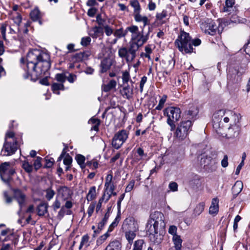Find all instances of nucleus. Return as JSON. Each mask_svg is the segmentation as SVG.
Masks as SVG:
<instances>
[{
    "label": "nucleus",
    "mask_w": 250,
    "mask_h": 250,
    "mask_svg": "<svg viewBox=\"0 0 250 250\" xmlns=\"http://www.w3.org/2000/svg\"><path fill=\"white\" fill-rule=\"evenodd\" d=\"M150 28L148 27L147 32L140 31L139 27L135 25L127 26L124 30L123 27L116 29L114 35L118 39L125 37L128 32L131 33V39L129 42V47H122L118 50L119 56L125 59L127 63L133 61L136 57V53L139 48L142 46L149 39Z\"/></svg>",
    "instance_id": "nucleus-1"
},
{
    "label": "nucleus",
    "mask_w": 250,
    "mask_h": 250,
    "mask_svg": "<svg viewBox=\"0 0 250 250\" xmlns=\"http://www.w3.org/2000/svg\"><path fill=\"white\" fill-rule=\"evenodd\" d=\"M20 62L25 71L24 79L42 77L45 74L51 66L49 53L36 49L29 51L26 64L23 58L21 59Z\"/></svg>",
    "instance_id": "nucleus-2"
},
{
    "label": "nucleus",
    "mask_w": 250,
    "mask_h": 250,
    "mask_svg": "<svg viewBox=\"0 0 250 250\" xmlns=\"http://www.w3.org/2000/svg\"><path fill=\"white\" fill-rule=\"evenodd\" d=\"M176 46L183 53H191L193 51L191 46V37L188 33L181 31L175 41Z\"/></svg>",
    "instance_id": "nucleus-3"
},
{
    "label": "nucleus",
    "mask_w": 250,
    "mask_h": 250,
    "mask_svg": "<svg viewBox=\"0 0 250 250\" xmlns=\"http://www.w3.org/2000/svg\"><path fill=\"white\" fill-rule=\"evenodd\" d=\"M227 81L229 84L237 83L241 81L245 69L239 64L230 65L227 69Z\"/></svg>",
    "instance_id": "nucleus-4"
},
{
    "label": "nucleus",
    "mask_w": 250,
    "mask_h": 250,
    "mask_svg": "<svg viewBox=\"0 0 250 250\" xmlns=\"http://www.w3.org/2000/svg\"><path fill=\"white\" fill-rule=\"evenodd\" d=\"M124 228L126 227L127 230L125 232V237L128 241V244L126 246V250H130L133 240L136 237V231L137 229L136 224L133 219H126L124 223Z\"/></svg>",
    "instance_id": "nucleus-5"
},
{
    "label": "nucleus",
    "mask_w": 250,
    "mask_h": 250,
    "mask_svg": "<svg viewBox=\"0 0 250 250\" xmlns=\"http://www.w3.org/2000/svg\"><path fill=\"white\" fill-rule=\"evenodd\" d=\"M200 164L207 172L215 171L218 168L216 154L214 153L210 155H202L200 159Z\"/></svg>",
    "instance_id": "nucleus-6"
},
{
    "label": "nucleus",
    "mask_w": 250,
    "mask_h": 250,
    "mask_svg": "<svg viewBox=\"0 0 250 250\" xmlns=\"http://www.w3.org/2000/svg\"><path fill=\"white\" fill-rule=\"evenodd\" d=\"M181 110L178 107H168L164 111V114L167 117V123L171 127V130L175 127L174 123L181 117Z\"/></svg>",
    "instance_id": "nucleus-7"
},
{
    "label": "nucleus",
    "mask_w": 250,
    "mask_h": 250,
    "mask_svg": "<svg viewBox=\"0 0 250 250\" xmlns=\"http://www.w3.org/2000/svg\"><path fill=\"white\" fill-rule=\"evenodd\" d=\"M192 125V122L189 120L182 121L176 128L175 136L179 140H184L191 130Z\"/></svg>",
    "instance_id": "nucleus-8"
},
{
    "label": "nucleus",
    "mask_w": 250,
    "mask_h": 250,
    "mask_svg": "<svg viewBox=\"0 0 250 250\" xmlns=\"http://www.w3.org/2000/svg\"><path fill=\"white\" fill-rule=\"evenodd\" d=\"M14 173L15 170L9 162H4L0 165V178L4 183L8 184Z\"/></svg>",
    "instance_id": "nucleus-9"
},
{
    "label": "nucleus",
    "mask_w": 250,
    "mask_h": 250,
    "mask_svg": "<svg viewBox=\"0 0 250 250\" xmlns=\"http://www.w3.org/2000/svg\"><path fill=\"white\" fill-rule=\"evenodd\" d=\"M128 137V132L124 129L121 130L115 134L112 140V146L116 149H119L126 141Z\"/></svg>",
    "instance_id": "nucleus-10"
},
{
    "label": "nucleus",
    "mask_w": 250,
    "mask_h": 250,
    "mask_svg": "<svg viewBox=\"0 0 250 250\" xmlns=\"http://www.w3.org/2000/svg\"><path fill=\"white\" fill-rule=\"evenodd\" d=\"M200 28L206 34L213 36L216 34L218 26L213 21L207 19L201 23Z\"/></svg>",
    "instance_id": "nucleus-11"
},
{
    "label": "nucleus",
    "mask_w": 250,
    "mask_h": 250,
    "mask_svg": "<svg viewBox=\"0 0 250 250\" xmlns=\"http://www.w3.org/2000/svg\"><path fill=\"white\" fill-rule=\"evenodd\" d=\"M19 145L17 140H13V142L6 140L1 152L3 153L4 156H10L15 153Z\"/></svg>",
    "instance_id": "nucleus-12"
},
{
    "label": "nucleus",
    "mask_w": 250,
    "mask_h": 250,
    "mask_svg": "<svg viewBox=\"0 0 250 250\" xmlns=\"http://www.w3.org/2000/svg\"><path fill=\"white\" fill-rule=\"evenodd\" d=\"M164 217L163 213L159 211H154L150 214L148 222L151 223L159 225L164 227L165 225L164 220Z\"/></svg>",
    "instance_id": "nucleus-13"
},
{
    "label": "nucleus",
    "mask_w": 250,
    "mask_h": 250,
    "mask_svg": "<svg viewBox=\"0 0 250 250\" xmlns=\"http://www.w3.org/2000/svg\"><path fill=\"white\" fill-rule=\"evenodd\" d=\"M215 116H223V121L227 123L230 120H232L235 118L236 115L235 113L232 111L226 109H220L216 111Z\"/></svg>",
    "instance_id": "nucleus-14"
},
{
    "label": "nucleus",
    "mask_w": 250,
    "mask_h": 250,
    "mask_svg": "<svg viewBox=\"0 0 250 250\" xmlns=\"http://www.w3.org/2000/svg\"><path fill=\"white\" fill-rule=\"evenodd\" d=\"M14 198L18 202L20 208V210H21L22 207L25 204V194L21 190L15 189L14 190Z\"/></svg>",
    "instance_id": "nucleus-15"
},
{
    "label": "nucleus",
    "mask_w": 250,
    "mask_h": 250,
    "mask_svg": "<svg viewBox=\"0 0 250 250\" xmlns=\"http://www.w3.org/2000/svg\"><path fill=\"white\" fill-rule=\"evenodd\" d=\"M133 17L134 18V20L137 22H143V26L141 27V31H143V32L145 33L144 32V28L147 25H149L150 24V20L148 19V18L146 16H143L140 14V12H138L136 14H135L133 15Z\"/></svg>",
    "instance_id": "nucleus-16"
},
{
    "label": "nucleus",
    "mask_w": 250,
    "mask_h": 250,
    "mask_svg": "<svg viewBox=\"0 0 250 250\" xmlns=\"http://www.w3.org/2000/svg\"><path fill=\"white\" fill-rule=\"evenodd\" d=\"M120 92L124 98L130 99L132 98L133 95V86L130 87L128 84L123 87L120 90Z\"/></svg>",
    "instance_id": "nucleus-17"
},
{
    "label": "nucleus",
    "mask_w": 250,
    "mask_h": 250,
    "mask_svg": "<svg viewBox=\"0 0 250 250\" xmlns=\"http://www.w3.org/2000/svg\"><path fill=\"white\" fill-rule=\"evenodd\" d=\"M219 200L217 198H214L211 201V206L209 208V213L211 215H216L219 210Z\"/></svg>",
    "instance_id": "nucleus-18"
},
{
    "label": "nucleus",
    "mask_w": 250,
    "mask_h": 250,
    "mask_svg": "<svg viewBox=\"0 0 250 250\" xmlns=\"http://www.w3.org/2000/svg\"><path fill=\"white\" fill-rule=\"evenodd\" d=\"M58 191L60 194L63 198L64 200L70 198L72 194V192L70 188L66 186L61 187L58 189Z\"/></svg>",
    "instance_id": "nucleus-19"
},
{
    "label": "nucleus",
    "mask_w": 250,
    "mask_h": 250,
    "mask_svg": "<svg viewBox=\"0 0 250 250\" xmlns=\"http://www.w3.org/2000/svg\"><path fill=\"white\" fill-rule=\"evenodd\" d=\"M31 19L34 21H38L40 24H42V21L40 20L42 15L38 8H35L31 11L30 13Z\"/></svg>",
    "instance_id": "nucleus-20"
},
{
    "label": "nucleus",
    "mask_w": 250,
    "mask_h": 250,
    "mask_svg": "<svg viewBox=\"0 0 250 250\" xmlns=\"http://www.w3.org/2000/svg\"><path fill=\"white\" fill-rule=\"evenodd\" d=\"M103 34V28L101 27L95 26L89 31V35L93 38L96 39Z\"/></svg>",
    "instance_id": "nucleus-21"
},
{
    "label": "nucleus",
    "mask_w": 250,
    "mask_h": 250,
    "mask_svg": "<svg viewBox=\"0 0 250 250\" xmlns=\"http://www.w3.org/2000/svg\"><path fill=\"white\" fill-rule=\"evenodd\" d=\"M48 204L45 202L40 204L37 208L38 215L40 216H43L47 212Z\"/></svg>",
    "instance_id": "nucleus-22"
},
{
    "label": "nucleus",
    "mask_w": 250,
    "mask_h": 250,
    "mask_svg": "<svg viewBox=\"0 0 250 250\" xmlns=\"http://www.w3.org/2000/svg\"><path fill=\"white\" fill-rule=\"evenodd\" d=\"M190 185L193 188H198L201 185V177L197 174H193L189 181Z\"/></svg>",
    "instance_id": "nucleus-23"
},
{
    "label": "nucleus",
    "mask_w": 250,
    "mask_h": 250,
    "mask_svg": "<svg viewBox=\"0 0 250 250\" xmlns=\"http://www.w3.org/2000/svg\"><path fill=\"white\" fill-rule=\"evenodd\" d=\"M159 225L151 223L149 224L148 221L146 226V229L148 236L158 232Z\"/></svg>",
    "instance_id": "nucleus-24"
},
{
    "label": "nucleus",
    "mask_w": 250,
    "mask_h": 250,
    "mask_svg": "<svg viewBox=\"0 0 250 250\" xmlns=\"http://www.w3.org/2000/svg\"><path fill=\"white\" fill-rule=\"evenodd\" d=\"M108 218V213L105 214L102 220L98 223L97 230H94L95 233H100L106 224Z\"/></svg>",
    "instance_id": "nucleus-25"
},
{
    "label": "nucleus",
    "mask_w": 250,
    "mask_h": 250,
    "mask_svg": "<svg viewBox=\"0 0 250 250\" xmlns=\"http://www.w3.org/2000/svg\"><path fill=\"white\" fill-rule=\"evenodd\" d=\"M111 66V62L109 59H104L101 63V72L102 73H104L106 72Z\"/></svg>",
    "instance_id": "nucleus-26"
},
{
    "label": "nucleus",
    "mask_w": 250,
    "mask_h": 250,
    "mask_svg": "<svg viewBox=\"0 0 250 250\" xmlns=\"http://www.w3.org/2000/svg\"><path fill=\"white\" fill-rule=\"evenodd\" d=\"M137 155H135L134 158V161L135 162H138L139 161L144 159L146 157L147 154L145 153L144 150L139 147L137 149Z\"/></svg>",
    "instance_id": "nucleus-27"
},
{
    "label": "nucleus",
    "mask_w": 250,
    "mask_h": 250,
    "mask_svg": "<svg viewBox=\"0 0 250 250\" xmlns=\"http://www.w3.org/2000/svg\"><path fill=\"white\" fill-rule=\"evenodd\" d=\"M234 0H226L225 6L223 7V11L227 12L229 14H231V10H233V5L234 4Z\"/></svg>",
    "instance_id": "nucleus-28"
},
{
    "label": "nucleus",
    "mask_w": 250,
    "mask_h": 250,
    "mask_svg": "<svg viewBox=\"0 0 250 250\" xmlns=\"http://www.w3.org/2000/svg\"><path fill=\"white\" fill-rule=\"evenodd\" d=\"M117 83L114 80H110L107 84L103 86V90L104 92H107L115 88L116 86Z\"/></svg>",
    "instance_id": "nucleus-29"
},
{
    "label": "nucleus",
    "mask_w": 250,
    "mask_h": 250,
    "mask_svg": "<svg viewBox=\"0 0 250 250\" xmlns=\"http://www.w3.org/2000/svg\"><path fill=\"white\" fill-rule=\"evenodd\" d=\"M150 241L154 244H159L162 240L163 236L158 233V232L153 233V234L148 236Z\"/></svg>",
    "instance_id": "nucleus-30"
},
{
    "label": "nucleus",
    "mask_w": 250,
    "mask_h": 250,
    "mask_svg": "<svg viewBox=\"0 0 250 250\" xmlns=\"http://www.w3.org/2000/svg\"><path fill=\"white\" fill-rule=\"evenodd\" d=\"M96 196V187L95 186L91 187L86 196V199L89 201H91L94 199Z\"/></svg>",
    "instance_id": "nucleus-31"
},
{
    "label": "nucleus",
    "mask_w": 250,
    "mask_h": 250,
    "mask_svg": "<svg viewBox=\"0 0 250 250\" xmlns=\"http://www.w3.org/2000/svg\"><path fill=\"white\" fill-rule=\"evenodd\" d=\"M242 183L240 181H237L232 188V192L234 194L238 195L242 191Z\"/></svg>",
    "instance_id": "nucleus-32"
},
{
    "label": "nucleus",
    "mask_w": 250,
    "mask_h": 250,
    "mask_svg": "<svg viewBox=\"0 0 250 250\" xmlns=\"http://www.w3.org/2000/svg\"><path fill=\"white\" fill-rule=\"evenodd\" d=\"M131 6L133 8V15L141 11V7L137 0H131L130 1Z\"/></svg>",
    "instance_id": "nucleus-33"
},
{
    "label": "nucleus",
    "mask_w": 250,
    "mask_h": 250,
    "mask_svg": "<svg viewBox=\"0 0 250 250\" xmlns=\"http://www.w3.org/2000/svg\"><path fill=\"white\" fill-rule=\"evenodd\" d=\"M107 247H110L113 250H121L122 248L121 243L119 241L114 240L109 243Z\"/></svg>",
    "instance_id": "nucleus-34"
},
{
    "label": "nucleus",
    "mask_w": 250,
    "mask_h": 250,
    "mask_svg": "<svg viewBox=\"0 0 250 250\" xmlns=\"http://www.w3.org/2000/svg\"><path fill=\"white\" fill-rule=\"evenodd\" d=\"M216 111L213 114V126L214 128L220 127V123L223 120V116H215Z\"/></svg>",
    "instance_id": "nucleus-35"
},
{
    "label": "nucleus",
    "mask_w": 250,
    "mask_h": 250,
    "mask_svg": "<svg viewBox=\"0 0 250 250\" xmlns=\"http://www.w3.org/2000/svg\"><path fill=\"white\" fill-rule=\"evenodd\" d=\"M89 237L88 235H84L82 237L79 246V250H81L83 247L86 248L89 246Z\"/></svg>",
    "instance_id": "nucleus-36"
},
{
    "label": "nucleus",
    "mask_w": 250,
    "mask_h": 250,
    "mask_svg": "<svg viewBox=\"0 0 250 250\" xmlns=\"http://www.w3.org/2000/svg\"><path fill=\"white\" fill-rule=\"evenodd\" d=\"M64 85L63 83H54L52 85V90L54 93L57 95L60 94L59 90H63Z\"/></svg>",
    "instance_id": "nucleus-37"
},
{
    "label": "nucleus",
    "mask_w": 250,
    "mask_h": 250,
    "mask_svg": "<svg viewBox=\"0 0 250 250\" xmlns=\"http://www.w3.org/2000/svg\"><path fill=\"white\" fill-rule=\"evenodd\" d=\"M75 159L77 162V163L80 165L82 168H85V165L84 164V162L85 158L84 156L81 154H78L76 155Z\"/></svg>",
    "instance_id": "nucleus-38"
},
{
    "label": "nucleus",
    "mask_w": 250,
    "mask_h": 250,
    "mask_svg": "<svg viewBox=\"0 0 250 250\" xmlns=\"http://www.w3.org/2000/svg\"><path fill=\"white\" fill-rule=\"evenodd\" d=\"M205 204L204 202L198 204L194 209V213L195 215H200L204 210Z\"/></svg>",
    "instance_id": "nucleus-39"
},
{
    "label": "nucleus",
    "mask_w": 250,
    "mask_h": 250,
    "mask_svg": "<svg viewBox=\"0 0 250 250\" xmlns=\"http://www.w3.org/2000/svg\"><path fill=\"white\" fill-rule=\"evenodd\" d=\"M144 245V242L143 240H138L135 241L132 250H143Z\"/></svg>",
    "instance_id": "nucleus-40"
},
{
    "label": "nucleus",
    "mask_w": 250,
    "mask_h": 250,
    "mask_svg": "<svg viewBox=\"0 0 250 250\" xmlns=\"http://www.w3.org/2000/svg\"><path fill=\"white\" fill-rule=\"evenodd\" d=\"M198 111L196 107H191L187 112V115L189 119H193L197 116Z\"/></svg>",
    "instance_id": "nucleus-41"
},
{
    "label": "nucleus",
    "mask_w": 250,
    "mask_h": 250,
    "mask_svg": "<svg viewBox=\"0 0 250 250\" xmlns=\"http://www.w3.org/2000/svg\"><path fill=\"white\" fill-rule=\"evenodd\" d=\"M167 97L166 95H163L159 102L158 105L155 108L156 109L160 110L163 108L164 104L167 99Z\"/></svg>",
    "instance_id": "nucleus-42"
},
{
    "label": "nucleus",
    "mask_w": 250,
    "mask_h": 250,
    "mask_svg": "<svg viewBox=\"0 0 250 250\" xmlns=\"http://www.w3.org/2000/svg\"><path fill=\"white\" fill-rule=\"evenodd\" d=\"M45 191L46 192L45 198L48 201L51 200L55 194V192L51 188H47Z\"/></svg>",
    "instance_id": "nucleus-43"
},
{
    "label": "nucleus",
    "mask_w": 250,
    "mask_h": 250,
    "mask_svg": "<svg viewBox=\"0 0 250 250\" xmlns=\"http://www.w3.org/2000/svg\"><path fill=\"white\" fill-rule=\"evenodd\" d=\"M110 234L108 233V232H106L105 233H104V235L101 236L96 241V244L97 246L101 245L106 240V239L109 236Z\"/></svg>",
    "instance_id": "nucleus-44"
},
{
    "label": "nucleus",
    "mask_w": 250,
    "mask_h": 250,
    "mask_svg": "<svg viewBox=\"0 0 250 250\" xmlns=\"http://www.w3.org/2000/svg\"><path fill=\"white\" fill-rule=\"evenodd\" d=\"M167 16V12L166 10H163L162 12L158 13L156 15V19L158 21H162Z\"/></svg>",
    "instance_id": "nucleus-45"
},
{
    "label": "nucleus",
    "mask_w": 250,
    "mask_h": 250,
    "mask_svg": "<svg viewBox=\"0 0 250 250\" xmlns=\"http://www.w3.org/2000/svg\"><path fill=\"white\" fill-rule=\"evenodd\" d=\"M122 80L124 83H127L130 80V76L128 71H125L122 73Z\"/></svg>",
    "instance_id": "nucleus-46"
},
{
    "label": "nucleus",
    "mask_w": 250,
    "mask_h": 250,
    "mask_svg": "<svg viewBox=\"0 0 250 250\" xmlns=\"http://www.w3.org/2000/svg\"><path fill=\"white\" fill-rule=\"evenodd\" d=\"M55 79L58 82L63 83L66 80V76L64 73H58L55 75Z\"/></svg>",
    "instance_id": "nucleus-47"
},
{
    "label": "nucleus",
    "mask_w": 250,
    "mask_h": 250,
    "mask_svg": "<svg viewBox=\"0 0 250 250\" xmlns=\"http://www.w3.org/2000/svg\"><path fill=\"white\" fill-rule=\"evenodd\" d=\"M88 54L85 52H80L76 54V58L78 61H81L87 59Z\"/></svg>",
    "instance_id": "nucleus-48"
},
{
    "label": "nucleus",
    "mask_w": 250,
    "mask_h": 250,
    "mask_svg": "<svg viewBox=\"0 0 250 250\" xmlns=\"http://www.w3.org/2000/svg\"><path fill=\"white\" fill-rule=\"evenodd\" d=\"M6 27H7V24L6 23L2 24L0 27V33L2 35V38L5 41H6Z\"/></svg>",
    "instance_id": "nucleus-49"
},
{
    "label": "nucleus",
    "mask_w": 250,
    "mask_h": 250,
    "mask_svg": "<svg viewBox=\"0 0 250 250\" xmlns=\"http://www.w3.org/2000/svg\"><path fill=\"white\" fill-rule=\"evenodd\" d=\"M6 140H10L11 141L13 142V140H17V139L15 137V134L13 132L9 131L6 134L5 141Z\"/></svg>",
    "instance_id": "nucleus-50"
},
{
    "label": "nucleus",
    "mask_w": 250,
    "mask_h": 250,
    "mask_svg": "<svg viewBox=\"0 0 250 250\" xmlns=\"http://www.w3.org/2000/svg\"><path fill=\"white\" fill-rule=\"evenodd\" d=\"M95 208V203H94V202L91 203V204L89 205V206L88 208V209H87V213H88L89 217H90L92 216V215L94 212Z\"/></svg>",
    "instance_id": "nucleus-51"
},
{
    "label": "nucleus",
    "mask_w": 250,
    "mask_h": 250,
    "mask_svg": "<svg viewBox=\"0 0 250 250\" xmlns=\"http://www.w3.org/2000/svg\"><path fill=\"white\" fill-rule=\"evenodd\" d=\"M91 42V38L89 37H85L82 38L81 44L83 46L88 45Z\"/></svg>",
    "instance_id": "nucleus-52"
},
{
    "label": "nucleus",
    "mask_w": 250,
    "mask_h": 250,
    "mask_svg": "<svg viewBox=\"0 0 250 250\" xmlns=\"http://www.w3.org/2000/svg\"><path fill=\"white\" fill-rule=\"evenodd\" d=\"M42 160V158L41 157H37L36 158V159L35 160L34 163V166L35 168L36 169H39L41 167V166H42V164H41Z\"/></svg>",
    "instance_id": "nucleus-53"
},
{
    "label": "nucleus",
    "mask_w": 250,
    "mask_h": 250,
    "mask_svg": "<svg viewBox=\"0 0 250 250\" xmlns=\"http://www.w3.org/2000/svg\"><path fill=\"white\" fill-rule=\"evenodd\" d=\"M116 188V186L114 183L109 184L107 185H104V190L106 191H114Z\"/></svg>",
    "instance_id": "nucleus-54"
},
{
    "label": "nucleus",
    "mask_w": 250,
    "mask_h": 250,
    "mask_svg": "<svg viewBox=\"0 0 250 250\" xmlns=\"http://www.w3.org/2000/svg\"><path fill=\"white\" fill-rule=\"evenodd\" d=\"M14 22L16 24L18 27V30L19 31V26L21 22V17L20 15H18L17 16L13 18Z\"/></svg>",
    "instance_id": "nucleus-55"
},
{
    "label": "nucleus",
    "mask_w": 250,
    "mask_h": 250,
    "mask_svg": "<svg viewBox=\"0 0 250 250\" xmlns=\"http://www.w3.org/2000/svg\"><path fill=\"white\" fill-rule=\"evenodd\" d=\"M22 167L27 172H30L32 171V166L28 162H24L22 164Z\"/></svg>",
    "instance_id": "nucleus-56"
},
{
    "label": "nucleus",
    "mask_w": 250,
    "mask_h": 250,
    "mask_svg": "<svg viewBox=\"0 0 250 250\" xmlns=\"http://www.w3.org/2000/svg\"><path fill=\"white\" fill-rule=\"evenodd\" d=\"M104 32L106 36H109L111 35L112 34H114L113 30L109 26L105 25L104 27Z\"/></svg>",
    "instance_id": "nucleus-57"
},
{
    "label": "nucleus",
    "mask_w": 250,
    "mask_h": 250,
    "mask_svg": "<svg viewBox=\"0 0 250 250\" xmlns=\"http://www.w3.org/2000/svg\"><path fill=\"white\" fill-rule=\"evenodd\" d=\"M147 80V78L146 76H143L140 82V90L141 93H142L143 91L144 86Z\"/></svg>",
    "instance_id": "nucleus-58"
},
{
    "label": "nucleus",
    "mask_w": 250,
    "mask_h": 250,
    "mask_svg": "<svg viewBox=\"0 0 250 250\" xmlns=\"http://www.w3.org/2000/svg\"><path fill=\"white\" fill-rule=\"evenodd\" d=\"M168 188L172 191H176L178 190V184L174 182H170L169 184Z\"/></svg>",
    "instance_id": "nucleus-59"
},
{
    "label": "nucleus",
    "mask_w": 250,
    "mask_h": 250,
    "mask_svg": "<svg viewBox=\"0 0 250 250\" xmlns=\"http://www.w3.org/2000/svg\"><path fill=\"white\" fill-rule=\"evenodd\" d=\"M134 184H135L134 180H132L131 181H130L125 188V192H128L131 191L132 190V189L134 186Z\"/></svg>",
    "instance_id": "nucleus-60"
},
{
    "label": "nucleus",
    "mask_w": 250,
    "mask_h": 250,
    "mask_svg": "<svg viewBox=\"0 0 250 250\" xmlns=\"http://www.w3.org/2000/svg\"><path fill=\"white\" fill-rule=\"evenodd\" d=\"M72 162V158L68 154L63 159V164L66 166H69L71 164Z\"/></svg>",
    "instance_id": "nucleus-61"
},
{
    "label": "nucleus",
    "mask_w": 250,
    "mask_h": 250,
    "mask_svg": "<svg viewBox=\"0 0 250 250\" xmlns=\"http://www.w3.org/2000/svg\"><path fill=\"white\" fill-rule=\"evenodd\" d=\"M177 228L175 226H170L168 229V233L173 236L178 235L177 233Z\"/></svg>",
    "instance_id": "nucleus-62"
},
{
    "label": "nucleus",
    "mask_w": 250,
    "mask_h": 250,
    "mask_svg": "<svg viewBox=\"0 0 250 250\" xmlns=\"http://www.w3.org/2000/svg\"><path fill=\"white\" fill-rule=\"evenodd\" d=\"M45 167H51L53 165V163H54V159L53 158H50V159H48L47 158H45Z\"/></svg>",
    "instance_id": "nucleus-63"
},
{
    "label": "nucleus",
    "mask_w": 250,
    "mask_h": 250,
    "mask_svg": "<svg viewBox=\"0 0 250 250\" xmlns=\"http://www.w3.org/2000/svg\"><path fill=\"white\" fill-rule=\"evenodd\" d=\"M221 166L223 167H226L228 166V157L227 155L224 156L223 159L221 161Z\"/></svg>",
    "instance_id": "nucleus-64"
}]
</instances>
